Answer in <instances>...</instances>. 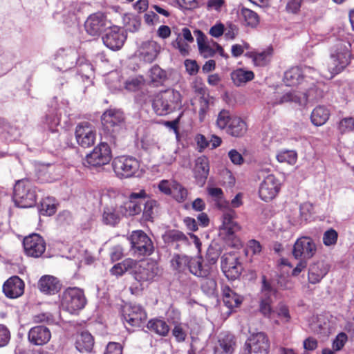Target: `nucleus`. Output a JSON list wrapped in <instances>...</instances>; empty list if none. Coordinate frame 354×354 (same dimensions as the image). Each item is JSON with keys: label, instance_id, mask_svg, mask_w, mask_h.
Instances as JSON below:
<instances>
[{"label": "nucleus", "instance_id": "nucleus-1", "mask_svg": "<svg viewBox=\"0 0 354 354\" xmlns=\"http://www.w3.org/2000/svg\"><path fill=\"white\" fill-rule=\"evenodd\" d=\"M351 44L344 39H337L331 48L330 57L323 66L322 74L326 78H333L342 72L350 62Z\"/></svg>", "mask_w": 354, "mask_h": 354}, {"label": "nucleus", "instance_id": "nucleus-2", "mask_svg": "<svg viewBox=\"0 0 354 354\" xmlns=\"http://www.w3.org/2000/svg\"><path fill=\"white\" fill-rule=\"evenodd\" d=\"M216 127L234 138L243 137L248 131V124L241 118L232 115L226 109H222L216 120Z\"/></svg>", "mask_w": 354, "mask_h": 354}, {"label": "nucleus", "instance_id": "nucleus-3", "mask_svg": "<svg viewBox=\"0 0 354 354\" xmlns=\"http://www.w3.org/2000/svg\"><path fill=\"white\" fill-rule=\"evenodd\" d=\"M182 95L174 89H167L158 93L153 100L152 106L158 115H165L181 106Z\"/></svg>", "mask_w": 354, "mask_h": 354}, {"label": "nucleus", "instance_id": "nucleus-4", "mask_svg": "<svg viewBox=\"0 0 354 354\" xmlns=\"http://www.w3.org/2000/svg\"><path fill=\"white\" fill-rule=\"evenodd\" d=\"M59 297L62 308L71 314L77 313L86 304L84 290L77 287L67 288Z\"/></svg>", "mask_w": 354, "mask_h": 354}, {"label": "nucleus", "instance_id": "nucleus-5", "mask_svg": "<svg viewBox=\"0 0 354 354\" xmlns=\"http://www.w3.org/2000/svg\"><path fill=\"white\" fill-rule=\"evenodd\" d=\"M14 201L16 205L22 208L31 207L35 205L37 200L35 187L28 179H21L14 186Z\"/></svg>", "mask_w": 354, "mask_h": 354}, {"label": "nucleus", "instance_id": "nucleus-6", "mask_svg": "<svg viewBox=\"0 0 354 354\" xmlns=\"http://www.w3.org/2000/svg\"><path fill=\"white\" fill-rule=\"evenodd\" d=\"M124 120L123 111L116 109H107L101 117L104 131L110 134L113 140L115 139L117 134L122 129Z\"/></svg>", "mask_w": 354, "mask_h": 354}, {"label": "nucleus", "instance_id": "nucleus-7", "mask_svg": "<svg viewBox=\"0 0 354 354\" xmlns=\"http://www.w3.org/2000/svg\"><path fill=\"white\" fill-rule=\"evenodd\" d=\"M159 272L160 268L156 261L151 259L140 261L136 260L132 275L137 281L142 283L153 281Z\"/></svg>", "mask_w": 354, "mask_h": 354}, {"label": "nucleus", "instance_id": "nucleus-8", "mask_svg": "<svg viewBox=\"0 0 354 354\" xmlns=\"http://www.w3.org/2000/svg\"><path fill=\"white\" fill-rule=\"evenodd\" d=\"M112 166L117 177L122 179L134 176L139 170L140 162L133 156H120L113 159Z\"/></svg>", "mask_w": 354, "mask_h": 354}, {"label": "nucleus", "instance_id": "nucleus-9", "mask_svg": "<svg viewBox=\"0 0 354 354\" xmlns=\"http://www.w3.org/2000/svg\"><path fill=\"white\" fill-rule=\"evenodd\" d=\"M131 250L138 256H149L154 250L151 239L142 230L132 232L129 237Z\"/></svg>", "mask_w": 354, "mask_h": 354}, {"label": "nucleus", "instance_id": "nucleus-10", "mask_svg": "<svg viewBox=\"0 0 354 354\" xmlns=\"http://www.w3.org/2000/svg\"><path fill=\"white\" fill-rule=\"evenodd\" d=\"M112 158L109 145L102 142L95 146L93 151L86 155L85 164L91 167H101L109 163Z\"/></svg>", "mask_w": 354, "mask_h": 354}, {"label": "nucleus", "instance_id": "nucleus-11", "mask_svg": "<svg viewBox=\"0 0 354 354\" xmlns=\"http://www.w3.org/2000/svg\"><path fill=\"white\" fill-rule=\"evenodd\" d=\"M317 252V245L314 240L307 236L298 238L292 248V254L296 259L309 260Z\"/></svg>", "mask_w": 354, "mask_h": 354}, {"label": "nucleus", "instance_id": "nucleus-12", "mask_svg": "<svg viewBox=\"0 0 354 354\" xmlns=\"http://www.w3.org/2000/svg\"><path fill=\"white\" fill-rule=\"evenodd\" d=\"M270 342L263 332L252 334L245 343L243 354H268Z\"/></svg>", "mask_w": 354, "mask_h": 354}, {"label": "nucleus", "instance_id": "nucleus-13", "mask_svg": "<svg viewBox=\"0 0 354 354\" xmlns=\"http://www.w3.org/2000/svg\"><path fill=\"white\" fill-rule=\"evenodd\" d=\"M77 143L83 148H88L95 144L96 130L89 122L83 121L78 123L75 130Z\"/></svg>", "mask_w": 354, "mask_h": 354}, {"label": "nucleus", "instance_id": "nucleus-14", "mask_svg": "<svg viewBox=\"0 0 354 354\" xmlns=\"http://www.w3.org/2000/svg\"><path fill=\"white\" fill-rule=\"evenodd\" d=\"M124 324L131 327H140L147 319V315L142 307L138 305H125L122 311Z\"/></svg>", "mask_w": 354, "mask_h": 354}, {"label": "nucleus", "instance_id": "nucleus-15", "mask_svg": "<svg viewBox=\"0 0 354 354\" xmlns=\"http://www.w3.org/2000/svg\"><path fill=\"white\" fill-rule=\"evenodd\" d=\"M280 189L281 183L279 179L273 174H270L260 184L259 198L265 202L271 201L277 196Z\"/></svg>", "mask_w": 354, "mask_h": 354}, {"label": "nucleus", "instance_id": "nucleus-16", "mask_svg": "<svg viewBox=\"0 0 354 354\" xmlns=\"http://www.w3.org/2000/svg\"><path fill=\"white\" fill-rule=\"evenodd\" d=\"M109 27L106 15L102 12L90 15L84 23L86 32L91 36H99Z\"/></svg>", "mask_w": 354, "mask_h": 354}, {"label": "nucleus", "instance_id": "nucleus-17", "mask_svg": "<svg viewBox=\"0 0 354 354\" xmlns=\"http://www.w3.org/2000/svg\"><path fill=\"white\" fill-rule=\"evenodd\" d=\"M23 245L25 253L28 257L37 258L46 250V242L38 234H32L24 239Z\"/></svg>", "mask_w": 354, "mask_h": 354}, {"label": "nucleus", "instance_id": "nucleus-18", "mask_svg": "<svg viewBox=\"0 0 354 354\" xmlns=\"http://www.w3.org/2000/svg\"><path fill=\"white\" fill-rule=\"evenodd\" d=\"M192 257L186 254H175L171 260V266L178 274V280L186 283L187 280H190V277L187 274L189 272V265H191Z\"/></svg>", "mask_w": 354, "mask_h": 354}, {"label": "nucleus", "instance_id": "nucleus-19", "mask_svg": "<svg viewBox=\"0 0 354 354\" xmlns=\"http://www.w3.org/2000/svg\"><path fill=\"white\" fill-rule=\"evenodd\" d=\"M147 193L145 189H141L138 193L132 192L129 199L122 203H119L123 216H133L139 214L142 211L141 204L136 201L138 198H145Z\"/></svg>", "mask_w": 354, "mask_h": 354}, {"label": "nucleus", "instance_id": "nucleus-20", "mask_svg": "<svg viewBox=\"0 0 354 354\" xmlns=\"http://www.w3.org/2000/svg\"><path fill=\"white\" fill-rule=\"evenodd\" d=\"M125 39L126 36L118 26L111 28L109 31L102 37L104 44L113 50L120 49Z\"/></svg>", "mask_w": 354, "mask_h": 354}, {"label": "nucleus", "instance_id": "nucleus-21", "mask_svg": "<svg viewBox=\"0 0 354 354\" xmlns=\"http://www.w3.org/2000/svg\"><path fill=\"white\" fill-rule=\"evenodd\" d=\"M51 339V332L46 326L39 325L32 327L28 333V339L35 346H44Z\"/></svg>", "mask_w": 354, "mask_h": 354}, {"label": "nucleus", "instance_id": "nucleus-22", "mask_svg": "<svg viewBox=\"0 0 354 354\" xmlns=\"http://www.w3.org/2000/svg\"><path fill=\"white\" fill-rule=\"evenodd\" d=\"M221 268L225 277L230 280L239 278L243 270V266L239 259L233 256L223 259Z\"/></svg>", "mask_w": 354, "mask_h": 354}, {"label": "nucleus", "instance_id": "nucleus-23", "mask_svg": "<svg viewBox=\"0 0 354 354\" xmlns=\"http://www.w3.org/2000/svg\"><path fill=\"white\" fill-rule=\"evenodd\" d=\"M25 284L18 276H12L7 279L3 285V292L10 299L21 296L24 292Z\"/></svg>", "mask_w": 354, "mask_h": 354}, {"label": "nucleus", "instance_id": "nucleus-24", "mask_svg": "<svg viewBox=\"0 0 354 354\" xmlns=\"http://www.w3.org/2000/svg\"><path fill=\"white\" fill-rule=\"evenodd\" d=\"M124 217L119 203H114L104 208L102 221L106 225L115 226Z\"/></svg>", "mask_w": 354, "mask_h": 354}, {"label": "nucleus", "instance_id": "nucleus-25", "mask_svg": "<svg viewBox=\"0 0 354 354\" xmlns=\"http://www.w3.org/2000/svg\"><path fill=\"white\" fill-rule=\"evenodd\" d=\"M39 290L46 295H55L62 288L60 281L55 277L45 275L40 278L38 282Z\"/></svg>", "mask_w": 354, "mask_h": 354}, {"label": "nucleus", "instance_id": "nucleus-26", "mask_svg": "<svg viewBox=\"0 0 354 354\" xmlns=\"http://www.w3.org/2000/svg\"><path fill=\"white\" fill-rule=\"evenodd\" d=\"M209 165L208 158L205 156L198 157L194 169V177L197 183L203 186L208 177Z\"/></svg>", "mask_w": 354, "mask_h": 354}, {"label": "nucleus", "instance_id": "nucleus-27", "mask_svg": "<svg viewBox=\"0 0 354 354\" xmlns=\"http://www.w3.org/2000/svg\"><path fill=\"white\" fill-rule=\"evenodd\" d=\"M94 344V337L88 331L83 330L76 333L75 346L80 352H91Z\"/></svg>", "mask_w": 354, "mask_h": 354}, {"label": "nucleus", "instance_id": "nucleus-28", "mask_svg": "<svg viewBox=\"0 0 354 354\" xmlns=\"http://www.w3.org/2000/svg\"><path fill=\"white\" fill-rule=\"evenodd\" d=\"M189 273L200 278L212 275V270L206 265L201 256H196L192 257L191 265H189Z\"/></svg>", "mask_w": 354, "mask_h": 354}, {"label": "nucleus", "instance_id": "nucleus-29", "mask_svg": "<svg viewBox=\"0 0 354 354\" xmlns=\"http://www.w3.org/2000/svg\"><path fill=\"white\" fill-rule=\"evenodd\" d=\"M329 269V266L324 262H317L311 265L308 274L309 283L315 284L320 282L327 274Z\"/></svg>", "mask_w": 354, "mask_h": 354}, {"label": "nucleus", "instance_id": "nucleus-30", "mask_svg": "<svg viewBox=\"0 0 354 354\" xmlns=\"http://www.w3.org/2000/svg\"><path fill=\"white\" fill-rule=\"evenodd\" d=\"M222 296L224 304L229 309L239 307L243 302V297L232 290L228 286L222 287Z\"/></svg>", "mask_w": 354, "mask_h": 354}, {"label": "nucleus", "instance_id": "nucleus-31", "mask_svg": "<svg viewBox=\"0 0 354 354\" xmlns=\"http://www.w3.org/2000/svg\"><path fill=\"white\" fill-rule=\"evenodd\" d=\"M236 342L232 335H227L218 339L214 347V354H233Z\"/></svg>", "mask_w": 354, "mask_h": 354}, {"label": "nucleus", "instance_id": "nucleus-32", "mask_svg": "<svg viewBox=\"0 0 354 354\" xmlns=\"http://www.w3.org/2000/svg\"><path fill=\"white\" fill-rule=\"evenodd\" d=\"M303 80L301 68L298 66L292 67L284 73L283 82L288 86H297Z\"/></svg>", "mask_w": 354, "mask_h": 354}, {"label": "nucleus", "instance_id": "nucleus-33", "mask_svg": "<svg viewBox=\"0 0 354 354\" xmlns=\"http://www.w3.org/2000/svg\"><path fill=\"white\" fill-rule=\"evenodd\" d=\"M147 328L152 333L160 337H166L170 330L168 324L158 318L151 319L148 321Z\"/></svg>", "mask_w": 354, "mask_h": 354}, {"label": "nucleus", "instance_id": "nucleus-34", "mask_svg": "<svg viewBox=\"0 0 354 354\" xmlns=\"http://www.w3.org/2000/svg\"><path fill=\"white\" fill-rule=\"evenodd\" d=\"M235 212L230 211L223 215V230L227 235L232 236L235 232L240 230V226L234 221Z\"/></svg>", "mask_w": 354, "mask_h": 354}, {"label": "nucleus", "instance_id": "nucleus-35", "mask_svg": "<svg viewBox=\"0 0 354 354\" xmlns=\"http://www.w3.org/2000/svg\"><path fill=\"white\" fill-rule=\"evenodd\" d=\"M329 110L324 106H317L312 111L310 120L312 123L317 127L324 124L330 117Z\"/></svg>", "mask_w": 354, "mask_h": 354}, {"label": "nucleus", "instance_id": "nucleus-36", "mask_svg": "<svg viewBox=\"0 0 354 354\" xmlns=\"http://www.w3.org/2000/svg\"><path fill=\"white\" fill-rule=\"evenodd\" d=\"M135 263V259L131 258L125 259L122 262L115 264L110 269V273L111 275L116 277L122 276L127 272H129L132 274Z\"/></svg>", "mask_w": 354, "mask_h": 354}, {"label": "nucleus", "instance_id": "nucleus-37", "mask_svg": "<svg viewBox=\"0 0 354 354\" xmlns=\"http://www.w3.org/2000/svg\"><path fill=\"white\" fill-rule=\"evenodd\" d=\"M254 74L251 71H245L243 68H239L231 73V79L236 86H240L246 82L254 79Z\"/></svg>", "mask_w": 354, "mask_h": 354}, {"label": "nucleus", "instance_id": "nucleus-38", "mask_svg": "<svg viewBox=\"0 0 354 354\" xmlns=\"http://www.w3.org/2000/svg\"><path fill=\"white\" fill-rule=\"evenodd\" d=\"M158 54V46L156 42L149 41L145 44L142 47L140 55L143 60L151 63L155 60Z\"/></svg>", "mask_w": 354, "mask_h": 354}, {"label": "nucleus", "instance_id": "nucleus-39", "mask_svg": "<svg viewBox=\"0 0 354 354\" xmlns=\"http://www.w3.org/2000/svg\"><path fill=\"white\" fill-rule=\"evenodd\" d=\"M241 19L245 26L255 28L259 24L258 14L249 8H243L241 9Z\"/></svg>", "mask_w": 354, "mask_h": 354}, {"label": "nucleus", "instance_id": "nucleus-40", "mask_svg": "<svg viewBox=\"0 0 354 354\" xmlns=\"http://www.w3.org/2000/svg\"><path fill=\"white\" fill-rule=\"evenodd\" d=\"M171 196L178 203L185 202L188 196V190L180 183L174 180L171 181Z\"/></svg>", "mask_w": 354, "mask_h": 354}, {"label": "nucleus", "instance_id": "nucleus-41", "mask_svg": "<svg viewBox=\"0 0 354 354\" xmlns=\"http://www.w3.org/2000/svg\"><path fill=\"white\" fill-rule=\"evenodd\" d=\"M201 288L208 295H214L217 290V283L214 274L207 277H201Z\"/></svg>", "mask_w": 354, "mask_h": 354}, {"label": "nucleus", "instance_id": "nucleus-42", "mask_svg": "<svg viewBox=\"0 0 354 354\" xmlns=\"http://www.w3.org/2000/svg\"><path fill=\"white\" fill-rule=\"evenodd\" d=\"M57 206L53 198L47 197L40 202L39 213L44 216H51L56 212Z\"/></svg>", "mask_w": 354, "mask_h": 354}, {"label": "nucleus", "instance_id": "nucleus-43", "mask_svg": "<svg viewBox=\"0 0 354 354\" xmlns=\"http://www.w3.org/2000/svg\"><path fill=\"white\" fill-rule=\"evenodd\" d=\"M272 50H264L261 53H251L254 64L257 66H265L270 62Z\"/></svg>", "mask_w": 354, "mask_h": 354}, {"label": "nucleus", "instance_id": "nucleus-44", "mask_svg": "<svg viewBox=\"0 0 354 354\" xmlns=\"http://www.w3.org/2000/svg\"><path fill=\"white\" fill-rule=\"evenodd\" d=\"M273 301L271 297L269 296H261L259 300V310L261 314L266 317H270L272 310Z\"/></svg>", "mask_w": 354, "mask_h": 354}, {"label": "nucleus", "instance_id": "nucleus-45", "mask_svg": "<svg viewBox=\"0 0 354 354\" xmlns=\"http://www.w3.org/2000/svg\"><path fill=\"white\" fill-rule=\"evenodd\" d=\"M158 203L155 200L147 201L144 206L142 212V218L145 221H153L155 210L157 209Z\"/></svg>", "mask_w": 354, "mask_h": 354}, {"label": "nucleus", "instance_id": "nucleus-46", "mask_svg": "<svg viewBox=\"0 0 354 354\" xmlns=\"http://www.w3.org/2000/svg\"><path fill=\"white\" fill-rule=\"evenodd\" d=\"M277 159L280 162L294 165L297 160V153L293 150L281 151L277 155Z\"/></svg>", "mask_w": 354, "mask_h": 354}, {"label": "nucleus", "instance_id": "nucleus-47", "mask_svg": "<svg viewBox=\"0 0 354 354\" xmlns=\"http://www.w3.org/2000/svg\"><path fill=\"white\" fill-rule=\"evenodd\" d=\"M145 80L142 75L130 77L124 82V88L129 91H136L141 88Z\"/></svg>", "mask_w": 354, "mask_h": 354}, {"label": "nucleus", "instance_id": "nucleus-48", "mask_svg": "<svg viewBox=\"0 0 354 354\" xmlns=\"http://www.w3.org/2000/svg\"><path fill=\"white\" fill-rule=\"evenodd\" d=\"M338 130L342 134L351 132L354 130V118H342L338 123Z\"/></svg>", "mask_w": 354, "mask_h": 354}, {"label": "nucleus", "instance_id": "nucleus-49", "mask_svg": "<svg viewBox=\"0 0 354 354\" xmlns=\"http://www.w3.org/2000/svg\"><path fill=\"white\" fill-rule=\"evenodd\" d=\"M167 239L169 242H180L185 245H189L187 236L178 230L169 231L167 234Z\"/></svg>", "mask_w": 354, "mask_h": 354}, {"label": "nucleus", "instance_id": "nucleus-50", "mask_svg": "<svg viewBox=\"0 0 354 354\" xmlns=\"http://www.w3.org/2000/svg\"><path fill=\"white\" fill-rule=\"evenodd\" d=\"M322 239L324 245L328 247L335 245L337 242L338 233L333 228H330L324 232Z\"/></svg>", "mask_w": 354, "mask_h": 354}, {"label": "nucleus", "instance_id": "nucleus-51", "mask_svg": "<svg viewBox=\"0 0 354 354\" xmlns=\"http://www.w3.org/2000/svg\"><path fill=\"white\" fill-rule=\"evenodd\" d=\"M149 77L152 82L158 84L165 80L166 74L158 66H153L150 70Z\"/></svg>", "mask_w": 354, "mask_h": 354}, {"label": "nucleus", "instance_id": "nucleus-52", "mask_svg": "<svg viewBox=\"0 0 354 354\" xmlns=\"http://www.w3.org/2000/svg\"><path fill=\"white\" fill-rule=\"evenodd\" d=\"M209 95L207 94V96L200 97L199 98V110H198V116L199 120L201 122H203L207 113L209 111Z\"/></svg>", "mask_w": 354, "mask_h": 354}, {"label": "nucleus", "instance_id": "nucleus-53", "mask_svg": "<svg viewBox=\"0 0 354 354\" xmlns=\"http://www.w3.org/2000/svg\"><path fill=\"white\" fill-rule=\"evenodd\" d=\"M57 221L62 227L71 225L73 223L72 214L69 211L64 210L58 214Z\"/></svg>", "mask_w": 354, "mask_h": 354}, {"label": "nucleus", "instance_id": "nucleus-54", "mask_svg": "<svg viewBox=\"0 0 354 354\" xmlns=\"http://www.w3.org/2000/svg\"><path fill=\"white\" fill-rule=\"evenodd\" d=\"M172 45L174 48L178 49L182 55L187 56L189 55V45L187 42L183 41L180 37V35H178L176 40L172 42Z\"/></svg>", "mask_w": 354, "mask_h": 354}, {"label": "nucleus", "instance_id": "nucleus-55", "mask_svg": "<svg viewBox=\"0 0 354 354\" xmlns=\"http://www.w3.org/2000/svg\"><path fill=\"white\" fill-rule=\"evenodd\" d=\"M261 279L262 285L261 289V296L271 297L272 295H274L277 291L274 288H273L271 283L267 280L266 277L263 275Z\"/></svg>", "mask_w": 354, "mask_h": 354}, {"label": "nucleus", "instance_id": "nucleus-56", "mask_svg": "<svg viewBox=\"0 0 354 354\" xmlns=\"http://www.w3.org/2000/svg\"><path fill=\"white\" fill-rule=\"evenodd\" d=\"M347 339L348 337L345 333L342 332L339 333L333 342V348L336 351L341 350L347 342Z\"/></svg>", "mask_w": 354, "mask_h": 354}, {"label": "nucleus", "instance_id": "nucleus-57", "mask_svg": "<svg viewBox=\"0 0 354 354\" xmlns=\"http://www.w3.org/2000/svg\"><path fill=\"white\" fill-rule=\"evenodd\" d=\"M303 1L304 0H288L286 6V11L292 14L299 13Z\"/></svg>", "mask_w": 354, "mask_h": 354}, {"label": "nucleus", "instance_id": "nucleus-58", "mask_svg": "<svg viewBox=\"0 0 354 354\" xmlns=\"http://www.w3.org/2000/svg\"><path fill=\"white\" fill-rule=\"evenodd\" d=\"M10 339V332L3 324H0V347L6 346Z\"/></svg>", "mask_w": 354, "mask_h": 354}, {"label": "nucleus", "instance_id": "nucleus-59", "mask_svg": "<svg viewBox=\"0 0 354 354\" xmlns=\"http://www.w3.org/2000/svg\"><path fill=\"white\" fill-rule=\"evenodd\" d=\"M172 335L178 342H184L187 337V333L180 324L174 326Z\"/></svg>", "mask_w": 354, "mask_h": 354}, {"label": "nucleus", "instance_id": "nucleus-60", "mask_svg": "<svg viewBox=\"0 0 354 354\" xmlns=\"http://www.w3.org/2000/svg\"><path fill=\"white\" fill-rule=\"evenodd\" d=\"M46 122L49 130L55 132L56 131L55 128L59 124L60 120L55 114L51 113L46 116Z\"/></svg>", "mask_w": 354, "mask_h": 354}, {"label": "nucleus", "instance_id": "nucleus-61", "mask_svg": "<svg viewBox=\"0 0 354 354\" xmlns=\"http://www.w3.org/2000/svg\"><path fill=\"white\" fill-rule=\"evenodd\" d=\"M122 349L120 343L111 342L107 344L104 354H122Z\"/></svg>", "mask_w": 354, "mask_h": 354}, {"label": "nucleus", "instance_id": "nucleus-62", "mask_svg": "<svg viewBox=\"0 0 354 354\" xmlns=\"http://www.w3.org/2000/svg\"><path fill=\"white\" fill-rule=\"evenodd\" d=\"M218 259V255L217 253L211 254L208 252L205 256V261H204L209 267H210L212 270V274H214V270H216V264Z\"/></svg>", "mask_w": 354, "mask_h": 354}, {"label": "nucleus", "instance_id": "nucleus-63", "mask_svg": "<svg viewBox=\"0 0 354 354\" xmlns=\"http://www.w3.org/2000/svg\"><path fill=\"white\" fill-rule=\"evenodd\" d=\"M184 64L187 72L190 75H196L198 72L199 66L198 65L196 61L187 59L185 60Z\"/></svg>", "mask_w": 354, "mask_h": 354}, {"label": "nucleus", "instance_id": "nucleus-64", "mask_svg": "<svg viewBox=\"0 0 354 354\" xmlns=\"http://www.w3.org/2000/svg\"><path fill=\"white\" fill-rule=\"evenodd\" d=\"M228 157L231 162L237 165H241L244 162V158L242 155L236 149H231L228 152Z\"/></svg>", "mask_w": 354, "mask_h": 354}]
</instances>
